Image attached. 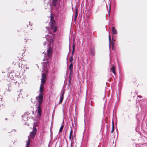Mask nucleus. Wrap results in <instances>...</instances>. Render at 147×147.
Segmentation results:
<instances>
[{
	"instance_id": "obj_4",
	"label": "nucleus",
	"mask_w": 147,
	"mask_h": 147,
	"mask_svg": "<svg viewBox=\"0 0 147 147\" xmlns=\"http://www.w3.org/2000/svg\"><path fill=\"white\" fill-rule=\"evenodd\" d=\"M65 93V90H62L60 93V96L59 103L62 102L63 99V96Z\"/></svg>"
},
{
	"instance_id": "obj_25",
	"label": "nucleus",
	"mask_w": 147,
	"mask_h": 147,
	"mask_svg": "<svg viewBox=\"0 0 147 147\" xmlns=\"http://www.w3.org/2000/svg\"><path fill=\"white\" fill-rule=\"evenodd\" d=\"M112 127H114V124L113 122V121L112 122Z\"/></svg>"
},
{
	"instance_id": "obj_18",
	"label": "nucleus",
	"mask_w": 147,
	"mask_h": 147,
	"mask_svg": "<svg viewBox=\"0 0 147 147\" xmlns=\"http://www.w3.org/2000/svg\"><path fill=\"white\" fill-rule=\"evenodd\" d=\"M30 144V141L29 138H28V142H27V143L26 144V147H29V146Z\"/></svg>"
},
{
	"instance_id": "obj_3",
	"label": "nucleus",
	"mask_w": 147,
	"mask_h": 147,
	"mask_svg": "<svg viewBox=\"0 0 147 147\" xmlns=\"http://www.w3.org/2000/svg\"><path fill=\"white\" fill-rule=\"evenodd\" d=\"M55 21L53 20L51 22L50 25V27L51 30H53L54 32H55L57 30V27L55 26Z\"/></svg>"
},
{
	"instance_id": "obj_29",
	"label": "nucleus",
	"mask_w": 147,
	"mask_h": 147,
	"mask_svg": "<svg viewBox=\"0 0 147 147\" xmlns=\"http://www.w3.org/2000/svg\"><path fill=\"white\" fill-rule=\"evenodd\" d=\"M138 96V97H140V98H141V96H139V95Z\"/></svg>"
},
{
	"instance_id": "obj_20",
	"label": "nucleus",
	"mask_w": 147,
	"mask_h": 147,
	"mask_svg": "<svg viewBox=\"0 0 147 147\" xmlns=\"http://www.w3.org/2000/svg\"><path fill=\"white\" fill-rule=\"evenodd\" d=\"M33 130L32 131H35V132H36L37 131V129L36 128V127H33Z\"/></svg>"
},
{
	"instance_id": "obj_21",
	"label": "nucleus",
	"mask_w": 147,
	"mask_h": 147,
	"mask_svg": "<svg viewBox=\"0 0 147 147\" xmlns=\"http://www.w3.org/2000/svg\"><path fill=\"white\" fill-rule=\"evenodd\" d=\"M110 9H111V4L110 3V6H109V11H108L109 15H110Z\"/></svg>"
},
{
	"instance_id": "obj_24",
	"label": "nucleus",
	"mask_w": 147,
	"mask_h": 147,
	"mask_svg": "<svg viewBox=\"0 0 147 147\" xmlns=\"http://www.w3.org/2000/svg\"><path fill=\"white\" fill-rule=\"evenodd\" d=\"M114 127H112V130L111 131V133H113V131H114Z\"/></svg>"
},
{
	"instance_id": "obj_15",
	"label": "nucleus",
	"mask_w": 147,
	"mask_h": 147,
	"mask_svg": "<svg viewBox=\"0 0 147 147\" xmlns=\"http://www.w3.org/2000/svg\"><path fill=\"white\" fill-rule=\"evenodd\" d=\"M36 134V132H35V131H32L30 134V135H31V137L32 138H34V137H35Z\"/></svg>"
},
{
	"instance_id": "obj_26",
	"label": "nucleus",
	"mask_w": 147,
	"mask_h": 147,
	"mask_svg": "<svg viewBox=\"0 0 147 147\" xmlns=\"http://www.w3.org/2000/svg\"><path fill=\"white\" fill-rule=\"evenodd\" d=\"M69 139L70 140H71V134L69 135Z\"/></svg>"
},
{
	"instance_id": "obj_6",
	"label": "nucleus",
	"mask_w": 147,
	"mask_h": 147,
	"mask_svg": "<svg viewBox=\"0 0 147 147\" xmlns=\"http://www.w3.org/2000/svg\"><path fill=\"white\" fill-rule=\"evenodd\" d=\"M45 38L47 40L49 43H51V41H52V38L51 36H49V34H47L46 35Z\"/></svg>"
},
{
	"instance_id": "obj_10",
	"label": "nucleus",
	"mask_w": 147,
	"mask_h": 147,
	"mask_svg": "<svg viewBox=\"0 0 147 147\" xmlns=\"http://www.w3.org/2000/svg\"><path fill=\"white\" fill-rule=\"evenodd\" d=\"M75 18H74V21H76V19L77 18L78 15V9H75Z\"/></svg>"
},
{
	"instance_id": "obj_19",
	"label": "nucleus",
	"mask_w": 147,
	"mask_h": 147,
	"mask_svg": "<svg viewBox=\"0 0 147 147\" xmlns=\"http://www.w3.org/2000/svg\"><path fill=\"white\" fill-rule=\"evenodd\" d=\"M63 127H64L63 125H61V126L60 127V129L59 130V132H61L62 131V129H63Z\"/></svg>"
},
{
	"instance_id": "obj_28",
	"label": "nucleus",
	"mask_w": 147,
	"mask_h": 147,
	"mask_svg": "<svg viewBox=\"0 0 147 147\" xmlns=\"http://www.w3.org/2000/svg\"><path fill=\"white\" fill-rule=\"evenodd\" d=\"M46 43L45 42H44V43H43V45H46Z\"/></svg>"
},
{
	"instance_id": "obj_14",
	"label": "nucleus",
	"mask_w": 147,
	"mask_h": 147,
	"mask_svg": "<svg viewBox=\"0 0 147 147\" xmlns=\"http://www.w3.org/2000/svg\"><path fill=\"white\" fill-rule=\"evenodd\" d=\"M110 69L111 71H112L113 74L115 75V67L114 66H113Z\"/></svg>"
},
{
	"instance_id": "obj_22",
	"label": "nucleus",
	"mask_w": 147,
	"mask_h": 147,
	"mask_svg": "<svg viewBox=\"0 0 147 147\" xmlns=\"http://www.w3.org/2000/svg\"><path fill=\"white\" fill-rule=\"evenodd\" d=\"M109 45H110V41H111V37L110 36L109 34Z\"/></svg>"
},
{
	"instance_id": "obj_13",
	"label": "nucleus",
	"mask_w": 147,
	"mask_h": 147,
	"mask_svg": "<svg viewBox=\"0 0 147 147\" xmlns=\"http://www.w3.org/2000/svg\"><path fill=\"white\" fill-rule=\"evenodd\" d=\"M22 117L23 118V120L24 121H26L28 120V117L26 115L24 114L22 116Z\"/></svg>"
},
{
	"instance_id": "obj_11",
	"label": "nucleus",
	"mask_w": 147,
	"mask_h": 147,
	"mask_svg": "<svg viewBox=\"0 0 147 147\" xmlns=\"http://www.w3.org/2000/svg\"><path fill=\"white\" fill-rule=\"evenodd\" d=\"M111 30L113 34H117V30L114 27H112Z\"/></svg>"
},
{
	"instance_id": "obj_23",
	"label": "nucleus",
	"mask_w": 147,
	"mask_h": 147,
	"mask_svg": "<svg viewBox=\"0 0 147 147\" xmlns=\"http://www.w3.org/2000/svg\"><path fill=\"white\" fill-rule=\"evenodd\" d=\"M71 130H70V134L72 135V134L73 132V130H72V127H71Z\"/></svg>"
},
{
	"instance_id": "obj_27",
	"label": "nucleus",
	"mask_w": 147,
	"mask_h": 147,
	"mask_svg": "<svg viewBox=\"0 0 147 147\" xmlns=\"http://www.w3.org/2000/svg\"><path fill=\"white\" fill-rule=\"evenodd\" d=\"M52 16H51V19H50V20L51 21V22L52 21Z\"/></svg>"
},
{
	"instance_id": "obj_5",
	"label": "nucleus",
	"mask_w": 147,
	"mask_h": 147,
	"mask_svg": "<svg viewBox=\"0 0 147 147\" xmlns=\"http://www.w3.org/2000/svg\"><path fill=\"white\" fill-rule=\"evenodd\" d=\"M47 53L48 57H51L52 56V51L50 47H49L48 49L47 50Z\"/></svg>"
},
{
	"instance_id": "obj_1",
	"label": "nucleus",
	"mask_w": 147,
	"mask_h": 147,
	"mask_svg": "<svg viewBox=\"0 0 147 147\" xmlns=\"http://www.w3.org/2000/svg\"><path fill=\"white\" fill-rule=\"evenodd\" d=\"M36 99L38 100L39 102V104L38 105L37 107H36L37 109V113L38 114V115H39V116L40 117H41V116L42 113V109L41 108V104L42 103V102L43 98H42V99L41 102L39 101V98H36Z\"/></svg>"
},
{
	"instance_id": "obj_9",
	"label": "nucleus",
	"mask_w": 147,
	"mask_h": 147,
	"mask_svg": "<svg viewBox=\"0 0 147 147\" xmlns=\"http://www.w3.org/2000/svg\"><path fill=\"white\" fill-rule=\"evenodd\" d=\"M90 53L92 56H94L95 54L94 48V47H91L90 51Z\"/></svg>"
},
{
	"instance_id": "obj_30",
	"label": "nucleus",
	"mask_w": 147,
	"mask_h": 147,
	"mask_svg": "<svg viewBox=\"0 0 147 147\" xmlns=\"http://www.w3.org/2000/svg\"><path fill=\"white\" fill-rule=\"evenodd\" d=\"M73 136H72V140H73Z\"/></svg>"
},
{
	"instance_id": "obj_8",
	"label": "nucleus",
	"mask_w": 147,
	"mask_h": 147,
	"mask_svg": "<svg viewBox=\"0 0 147 147\" xmlns=\"http://www.w3.org/2000/svg\"><path fill=\"white\" fill-rule=\"evenodd\" d=\"M75 46L74 45H73L72 46V55L70 56V62H71L73 60V53L74 51L75 50Z\"/></svg>"
},
{
	"instance_id": "obj_31",
	"label": "nucleus",
	"mask_w": 147,
	"mask_h": 147,
	"mask_svg": "<svg viewBox=\"0 0 147 147\" xmlns=\"http://www.w3.org/2000/svg\"><path fill=\"white\" fill-rule=\"evenodd\" d=\"M30 22H29V25H30Z\"/></svg>"
},
{
	"instance_id": "obj_12",
	"label": "nucleus",
	"mask_w": 147,
	"mask_h": 147,
	"mask_svg": "<svg viewBox=\"0 0 147 147\" xmlns=\"http://www.w3.org/2000/svg\"><path fill=\"white\" fill-rule=\"evenodd\" d=\"M50 0H44V3L45 4H47V5H48L49 4V5L50 7L51 8V4L50 3Z\"/></svg>"
},
{
	"instance_id": "obj_16",
	"label": "nucleus",
	"mask_w": 147,
	"mask_h": 147,
	"mask_svg": "<svg viewBox=\"0 0 147 147\" xmlns=\"http://www.w3.org/2000/svg\"><path fill=\"white\" fill-rule=\"evenodd\" d=\"M45 76V75L44 74H42V78L41 79V83H43V84H44V83L46 81L45 80L43 79L44 76Z\"/></svg>"
},
{
	"instance_id": "obj_2",
	"label": "nucleus",
	"mask_w": 147,
	"mask_h": 147,
	"mask_svg": "<svg viewBox=\"0 0 147 147\" xmlns=\"http://www.w3.org/2000/svg\"><path fill=\"white\" fill-rule=\"evenodd\" d=\"M43 84H43V83H41L40 86V93L39 94V96L36 97V98H39V101L41 102V100H42V98H43V96L42 93L43 91Z\"/></svg>"
},
{
	"instance_id": "obj_17",
	"label": "nucleus",
	"mask_w": 147,
	"mask_h": 147,
	"mask_svg": "<svg viewBox=\"0 0 147 147\" xmlns=\"http://www.w3.org/2000/svg\"><path fill=\"white\" fill-rule=\"evenodd\" d=\"M73 64L72 63H71L69 66V69L71 71H72L73 69Z\"/></svg>"
},
{
	"instance_id": "obj_7",
	"label": "nucleus",
	"mask_w": 147,
	"mask_h": 147,
	"mask_svg": "<svg viewBox=\"0 0 147 147\" xmlns=\"http://www.w3.org/2000/svg\"><path fill=\"white\" fill-rule=\"evenodd\" d=\"M57 1L58 0H52V3H51V8H53V6L55 7H56Z\"/></svg>"
}]
</instances>
